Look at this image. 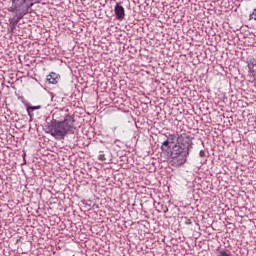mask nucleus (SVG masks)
<instances>
[{"label":"nucleus","instance_id":"obj_1","mask_svg":"<svg viewBox=\"0 0 256 256\" xmlns=\"http://www.w3.org/2000/svg\"><path fill=\"white\" fill-rule=\"evenodd\" d=\"M164 147L170 149V155L176 167L187 163V155L193 149V138L185 132L169 134L168 139L163 142Z\"/></svg>","mask_w":256,"mask_h":256},{"label":"nucleus","instance_id":"obj_2","mask_svg":"<svg viewBox=\"0 0 256 256\" xmlns=\"http://www.w3.org/2000/svg\"><path fill=\"white\" fill-rule=\"evenodd\" d=\"M74 128L75 118L69 115V113L60 110L53 114L52 121L46 126V133L54 137V139L61 141L69 133H73Z\"/></svg>","mask_w":256,"mask_h":256},{"label":"nucleus","instance_id":"obj_3","mask_svg":"<svg viewBox=\"0 0 256 256\" xmlns=\"http://www.w3.org/2000/svg\"><path fill=\"white\" fill-rule=\"evenodd\" d=\"M33 7V0H12V5L8 9L10 13H15V23H19L27 13L29 9Z\"/></svg>","mask_w":256,"mask_h":256},{"label":"nucleus","instance_id":"obj_4","mask_svg":"<svg viewBox=\"0 0 256 256\" xmlns=\"http://www.w3.org/2000/svg\"><path fill=\"white\" fill-rule=\"evenodd\" d=\"M114 13L118 21H123V19H125V8L121 6L119 3L115 5Z\"/></svg>","mask_w":256,"mask_h":256},{"label":"nucleus","instance_id":"obj_5","mask_svg":"<svg viewBox=\"0 0 256 256\" xmlns=\"http://www.w3.org/2000/svg\"><path fill=\"white\" fill-rule=\"evenodd\" d=\"M59 79H60V77L58 76L57 73L51 72V73L47 76L46 81H47V83H49L50 85H57V83H59Z\"/></svg>","mask_w":256,"mask_h":256},{"label":"nucleus","instance_id":"obj_6","mask_svg":"<svg viewBox=\"0 0 256 256\" xmlns=\"http://www.w3.org/2000/svg\"><path fill=\"white\" fill-rule=\"evenodd\" d=\"M41 109V105H38V106H28L27 107V113L30 117V119H33V114H31V111H37Z\"/></svg>","mask_w":256,"mask_h":256},{"label":"nucleus","instance_id":"obj_7","mask_svg":"<svg viewBox=\"0 0 256 256\" xmlns=\"http://www.w3.org/2000/svg\"><path fill=\"white\" fill-rule=\"evenodd\" d=\"M253 19L256 21V8L253 10V12L250 14V20Z\"/></svg>","mask_w":256,"mask_h":256},{"label":"nucleus","instance_id":"obj_8","mask_svg":"<svg viewBox=\"0 0 256 256\" xmlns=\"http://www.w3.org/2000/svg\"><path fill=\"white\" fill-rule=\"evenodd\" d=\"M218 251V253H219V255L218 256H229V254H227L226 252H225V250H217Z\"/></svg>","mask_w":256,"mask_h":256}]
</instances>
